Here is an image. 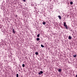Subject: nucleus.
<instances>
[{
    "label": "nucleus",
    "mask_w": 77,
    "mask_h": 77,
    "mask_svg": "<svg viewBox=\"0 0 77 77\" xmlns=\"http://www.w3.org/2000/svg\"><path fill=\"white\" fill-rule=\"evenodd\" d=\"M69 39H72V37L70 35L69 36Z\"/></svg>",
    "instance_id": "obj_1"
},
{
    "label": "nucleus",
    "mask_w": 77,
    "mask_h": 77,
    "mask_svg": "<svg viewBox=\"0 0 77 77\" xmlns=\"http://www.w3.org/2000/svg\"><path fill=\"white\" fill-rule=\"evenodd\" d=\"M64 24V26H67L66 24V22H64V23H63Z\"/></svg>",
    "instance_id": "obj_2"
},
{
    "label": "nucleus",
    "mask_w": 77,
    "mask_h": 77,
    "mask_svg": "<svg viewBox=\"0 0 77 77\" xmlns=\"http://www.w3.org/2000/svg\"><path fill=\"white\" fill-rule=\"evenodd\" d=\"M12 29H13V32L14 33H15V30H14V29L13 28Z\"/></svg>",
    "instance_id": "obj_3"
},
{
    "label": "nucleus",
    "mask_w": 77,
    "mask_h": 77,
    "mask_svg": "<svg viewBox=\"0 0 77 77\" xmlns=\"http://www.w3.org/2000/svg\"><path fill=\"white\" fill-rule=\"evenodd\" d=\"M58 17L59 18L60 20H61V18L62 17H61V16H58Z\"/></svg>",
    "instance_id": "obj_4"
},
{
    "label": "nucleus",
    "mask_w": 77,
    "mask_h": 77,
    "mask_svg": "<svg viewBox=\"0 0 77 77\" xmlns=\"http://www.w3.org/2000/svg\"><path fill=\"white\" fill-rule=\"evenodd\" d=\"M58 70L59 72H61V71H62V69H58Z\"/></svg>",
    "instance_id": "obj_5"
},
{
    "label": "nucleus",
    "mask_w": 77,
    "mask_h": 77,
    "mask_svg": "<svg viewBox=\"0 0 77 77\" xmlns=\"http://www.w3.org/2000/svg\"><path fill=\"white\" fill-rule=\"evenodd\" d=\"M35 54H36V55H38V54H39V53L37 52H35Z\"/></svg>",
    "instance_id": "obj_6"
},
{
    "label": "nucleus",
    "mask_w": 77,
    "mask_h": 77,
    "mask_svg": "<svg viewBox=\"0 0 77 77\" xmlns=\"http://www.w3.org/2000/svg\"><path fill=\"white\" fill-rule=\"evenodd\" d=\"M36 40L37 41H38L40 40V38H37Z\"/></svg>",
    "instance_id": "obj_7"
},
{
    "label": "nucleus",
    "mask_w": 77,
    "mask_h": 77,
    "mask_svg": "<svg viewBox=\"0 0 77 77\" xmlns=\"http://www.w3.org/2000/svg\"><path fill=\"white\" fill-rule=\"evenodd\" d=\"M42 24H44V25H45V24H46V23H45V22H43Z\"/></svg>",
    "instance_id": "obj_8"
},
{
    "label": "nucleus",
    "mask_w": 77,
    "mask_h": 77,
    "mask_svg": "<svg viewBox=\"0 0 77 77\" xmlns=\"http://www.w3.org/2000/svg\"><path fill=\"white\" fill-rule=\"evenodd\" d=\"M64 27H65L66 29H68V26H67V25H66V26H64Z\"/></svg>",
    "instance_id": "obj_9"
},
{
    "label": "nucleus",
    "mask_w": 77,
    "mask_h": 77,
    "mask_svg": "<svg viewBox=\"0 0 77 77\" xmlns=\"http://www.w3.org/2000/svg\"><path fill=\"white\" fill-rule=\"evenodd\" d=\"M41 47L43 48V47H44V46L42 45H41Z\"/></svg>",
    "instance_id": "obj_10"
},
{
    "label": "nucleus",
    "mask_w": 77,
    "mask_h": 77,
    "mask_svg": "<svg viewBox=\"0 0 77 77\" xmlns=\"http://www.w3.org/2000/svg\"><path fill=\"white\" fill-rule=\"evenodd\" d=\"M76 56H77V55H73L74 57H76Z\"/></svg>",
    "instance_id": "obj_11"
},
{
    "label": "nucleus",
    "mask_w": 77,
    "mask_h": 77,
    "mask_svg": "<svg viewBox=\"0 0 77 77\" xmlns=\"http://www.w3.org/2000/svg\"><path fill=\"white\" fill-rule=\"evenodd\" d=\"M22 66L23 67H25V65L24 64H22Z\"/></svg>",
    "instance_id": "obj_12"
},
{
    "label": "nucleus",
    "mask_w": 77,
    "mask_h": 77,
    "mask_svg": "<svg viewBox=\"0 0 77 77\" xmlns=\"http://www.w3.org/2000/svg\"><path fill=\"white\" fill-rule=\"evenodd\" d=\"M70 4L71 5H72L73 4V2H70Z\"/></svg>",
    "instance_id": "obj_13"
},
{
    "label": "nucleus",
    "mask_w": 77,
    "mask_h": 77,
    "mask_svg": "<svg viewBox=\"0 0 77 77\" xmlns=\"http://www.w3.org/2000/svg\"><path fill=\"white\" fill-rule=\"evenodd\" d=\"M40 73L41 74H42V73H43V72H42V71H40Z\"/></svg>",
    "instance_id": "obj_14"
},
{
    "label": "nucleus",
    "mask_w": 77,
    "mask_h": 77,
    "mask_svg": "<svg viewBox=\"0 0 77 77\" xmlns=\"http://www.w3.org/2000/svg\"><path fill=\"white\" fill-rule=\"evenodd\" d=\"M16 77H18V74H17Z\"/></svg>",
    "instance_id": "obj_15"
},
{
    "label": "nucleus",
    "mask_w": 77,
    "mask_h": 77,
    "mask_svg": "<svg viewBox=\"0 0 77 77\" xmlns=\"http://www.w3.org/2000/svg\"><path fill=\"white\" fill-rule=\"evenodd\" d=\"M37 37H39V34H38L37 35Z\"/></svg>",
    "instance_id": "obj_16"
},
{
    "label": "nucleus",
    "mask_w": 77,
    "mask_h": 77,
    "mask_svg": "<svg viewBox=\"0 0 77 77\" xmlns=\"http://www.w3.org/2000/svg\"><path fill=\"white\" fill-rule=\"evenodd\" d=\"M38 74L39 75H41V73H40V72H38Z\"/></svg>",
    "instance_id": "obj_17"
},
{
    "label": "nucleus",
    "mask_w": 77,
    "mask_h": 77,
    "mask_svg": "<svg viewBox=\"0 0 77 77\" xmlns=\"http://www.w3.org/2000/svg\"><path fill=\"white\" fill-rule=\"evenodd\" d=\"M2 27V26H1V24H0V28H1Z\"/></svg>",
    "instance_id": "obj_18"
},
{
    "label": "nucleus",
    "mask_w": 77,
    "mask_h": 77,
    "mask_svg": "<svg viewBox=\"0 0 77 77\" xmlns=\"http://www.w3.org/2000/svg\"><path fill=\"white\" fill-rule=\"evenodd\" d=\"M17 16L18 15H16L15 17H17Z\"/></svg>",
    "instance_id": "obj_19"
},
{
    "label": "nucleus",
    "mask_w": 77,
    "mask_h": 77,
    "mask_svg": "<svg viewBox=\"0 0 77 77\" xmlns=\"http://www.w3.org/2000/svg\"><path fill=\"white\" fill-rule=\"evenodd\" d=\"M23 2H26V0H23Z\"/></svg>",
    "instance_id": "obj_20"
},
{
    "label": "nucleus",
    "mask_w": 77,
    "mask_h": 77,
    "mask_svg": "<svg viewBox=\"0 0 77 77\" xmlns=\"http://www.w3.org/2000/svg\"><path fill=\"white\" fill-rule=\"evenodd\" d=\"M76 77H77V74L76 75Z\"/></svg>",
    "instance_id": "obj_21"
},
{
    "label": "nucleus",
    "mask_w": 77,
    "mask_h": 77,
    "mask_svg": "<svg viewBox=\"0 0 77 77\" xmlns=\"http://www.w3.org/2000/svg\"><path fill=\"white\" fill-rule=\"evenodd\" d=\"M19 71H21V70H19Z\"/></svg>",
    "instance_id": "obj_22"
}]
</instances>
